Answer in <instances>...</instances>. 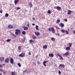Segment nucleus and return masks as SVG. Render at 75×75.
Returning <instances> with one entry per match:
<instances>
[{"label":"nucleus","instance_id":"c03bdc74","mask_svg":"<svg viewBox=\"0 0 75 75\" xmlns=\"http://www.w3.org/2000/svg\"><path fill=\"white\" fill-rule=\"evenodd\" d=\"M20 9H21V8H20L17 7V10H20Z\"/></svg>","mask_w":75,"mask_h":75},{"label":"nucleus","instance_id":"393cba45","mask_svg":"<svg viewBox=\"0 0 75 75\" xmlns=\"http://www.w3.org/2000/svg\"><path fill=\"white\" fill-rule=\"evenodd\" d=\"M35 28H36V29L37 30H38V31H39V29L38 28V25H36L35 27Z\"/></svg>","mask_w":75,"mask_h":75},{"label":"nucleus","instance_id":"ea45409f","mask_svg":"<svg viewBox=\"0 0 75 75\" xmlns=\"http://www.w3.org/2000/svg\"><path fill=\"white\" fill-rule=\"evenodd\" d=\"M65 32H66L67 34H69V33H68V31H67V30H66Z\"/></svg>","mask_w":75,"mask_h":75},{"label":"nucleus","instance_id":"ddd939ff","mask_svg":"<svg viewBox=\"0 0 75 75\" xmlns=\"http://www.w3.org/2000/svg\"><path fill=\"white\" fill-rule=\"evenodd\" d=\"M8 28H13V26L12 25H8Z\"/></svg>","mask_w":75,"mask_h":75},{"label":"nucleus","instance_id":"49530a36","mask_svg":"<svg viewBox=\"0 0 75 75\" xmlns=\"http://www.w3.org/2000/svg\"><path fill=\"white\" fill-rule=\"evenodd\" d=\"M25 38H24L23 39V42H25Z\"/></svg>","mask_w":75,"mask_h":75},{"label":"nucleus","instance_id":"09e8293b","mask_svg":"<svg viewBox=\"0 0 75 75\" xmlns=\"http://www.w3.org/2000/svg\"><path fill=\"white\" fill-rule=\"evenodd\" d=\"M33 64H34V65H35V66H36V64L35 62H34V63L33 62Z\"/></svg>","mask_w":75,"mask_h":75},{"label":"nucleus","instance_id":"423d86ee","mask_svg":"<svg viewBox=\"0 0 75 75\" xmlns=\"http://www.w3.org/2000/svg\"><path fill=\"white\" fill-rule=\"evenodd\" d=\"M9 61V58H6L5 60V62L6 63H8Z\"/></svg>","mask_w":75,"mask_h":75},{"label":"nucleus","instance_id":"603ef678","mask_svg":"<svg viewBox=\"0 0 75 75\" xmlns=\"http://www.w3.org/2000/svg\"><path fill=\"white\" fill-rule=\"evenodd\" d=\"M55 27H56V28H59L57 27V26H55Z\"/></svg>","mask_w":75,"mask_h":75},{"label":"nucleus","instance_id":"2f4dec72","mask_svg":"<svg viewBox=\"0 0 75 75\" xmlns=\"http://www.w3.org/2000/svg\"><path fill=\"white\" fill-rule=\"evenodd\" d=\"M18 66H19V67H21V65L20 63H18Z\"/></svg>","mask_w":75,"mask_h":75},{"label":"nucleus","instance_id":"3c124183","mask_svg":"<svg viewBox=\"0 0 75 75\" xmlns=\"http://www.w3.org/2000/svg\"><path fill=\"white\" fill-rule=\"evenodd\" d=\"M64 21H67V19H65V20H64Z\"/></svg>","mask_w":75,"mask_h":75},{"label":"nucleus","instance_id":"c85d7f7f","mask_svg":"<svg viewBox=\"0 0 75 75\" xmlns=\"http://www.w3.org/2000/svg\"><path fill=\"white\" fill-rule=\"evenodd\" d=\"M29 4L30 5V6H31V7H32L33 5H32V3L31 2H30L29 3Z\"/></svg>","mask_w":75,"mask_h":75},{"label":"nucleus","instance_id":"a18cd8bd","mask_svg":"<svg viewBox=\"0 0 75 75\" xmlns=\"http://www.w3.org/2000/svg\"><path fill=\"white\" fill-rule=\"evenodd\" d=\"M2 12H3V11L2 10H0V13H2Z\"/></svg>","mask_w":75,"mask_h":75},{"label":"nucleus","instance_id":"72a5a7b5","mask_svg":"<svg viewBox=\"0 0 75 75\" xmlns=\"http://www.w3.org/2000/svg\"><path fill=\"white\" fill-rule=\"evenodd\" d=\"M22 34H23L25 35V34H26L25 32V31H23V32H22Z\"/></svg>","mask_w":75,"mask_h":75},{"label":"nucleus","instance_id":"f257e3e1","mask_svg":"<svg viewBox=\"0 0 75 75\" xmlns=\"http://www.w3.org/2000/svg\"><path fill=\"white\" fill-rule=\"evenodd\" d=\"M15 34L16 35H18V34H20L21 33V31L18 29H16L15 30Z\"/></svg>","mask_w":75,"mask_h":75},{"label":"nucleus","instance_id":"e433bc0d","mask_svg":"<svg viewBox=\"0 0 75 75\" xmlns=\"http://www.w3.org/2000/svg\"><path fill=\"white\" fill-rule=\"evenodd\" d=\"M0 71H1L2 72H3V70L2 69L0 68Z\"/></svg>","mask_w":75,"mask_h":75},{"label":"nucleus","instance_id":"f03ea898","mask_svg":"<svg viewBox=\"0 0 75 75\" xmlns=\"http://www.w3.org/2000/svg\"><path fill=\"white\" fill-rule=\"evenodd\" d=\"M25 53H22L19 55V56L21 57H25Z\"/></svg>","mask_w":75,"mask_h":75},{"label":"nucleus","instance_id":"4be33fe9","mask_svg":"<svg viewBox=\"0 0 75 75\" xmlns=\"http://www.w3.org/2000/svg\"><path fill=\"white\" fill-rule=\"evenodd\" d=\"M59 59L60 60H63V58L60 55V56L59 57Z\"/></svg>","mask_w":75,"mask_h":75},{"label":"nucleus","instance_id":"a211bd4d","mask_svg":"<svg viewBox=\"0 0 75 75\" xmlns=\"http://www.w3.org/2000/svg\"><path fill=\"white\" fill-rule=\"evenodd\" d=\"M60 26H61V27H63L64 26V25L63 23H60Z\"/></svg>","mask_w":75,"mask_h":75},{"label":"nucleus","instance_id":"58836bf2","mask_svg":"<svg viewBox=\"0 0 75 75\" xmlns=\"http://www.w3.org/2000/svg\"><path fill=\"white\" fill-rule=\"evenodd\" d=\"M5 16L7 17H8V13H6L5 14Z\"/></svg>","mask_w":75,"mask_h":75},{"label":"nucleus","instance_id":"6ab92c4d","mask_svg":"<svg viewBox=\"0 0 75 75\" xmlns=\"http://www.w3.org/2000/svg\"><path fill=\"white\" fill-rule=\"evenodd\" d=\"M24 30H28V27L25 26L24 27Z\"/></svg>","mask_w":75,"mask_h":75},{"label":"nucleus","instance_id":"f3484780","mask_svg":"<svg viewBox=\"0 0 75 75\" xmlns=\"http://www.w3.org/2000/svg\"><path fill=\"white\" fill-rule=\"evenodd\" d=\"M35 34L36 35H37V36L39 35H40L39 32H35Z\"/></svg>","mask_w":75,"mask_h":75},{"label":"nucleus","instance_id":"20e7f679","mask_svg":"<svg viewBox=\"0 0 75 75\" xmlns=\"http://www.w3.org/2000/svg\"><path fill=\"white\" fill-rule=\"evenodd\" d=\"M18 51L19 52H21V46H19L18 47Z\"/></svg>","mask_w":75,"mask_h":75},{"label":"nucleus","instance_id":"13d9d810","mask_svg":"<svg viewBox=\"0 0 75 75\" xmlns=\"http://www.w3.org/2000/svg\"><path fill=\"white\" fill-rule=\"evenodd\" d=\"M57 35H59V33H57Z\"/></svg>","mask_w":75,"mask_h":75},{"label":"nucleus","instance_id":"c756f323","mask_svg":"<svg viewBox=\"0 0 75 75\" xmlns=\"http://www.w3.org/2000/svg\"><path fill=\"white\" fill-rule=\"evenodd\" d=\"M62 32L63 33H65V31L64 30V29H62Z\"/></svg>","mask_w":75,"mask_h":75},{"label":"nucleus","instance_id":"dca6fc26","mask_svg":"<svg viewBox=\"0 0 75 75\" xmlns=\"http://www.w3.org/2000/svg\"><path fill=\"white\" fill-rule=\"evenodd\" d=\"M54 8H56L57 9V10H60L61 8L59 6H57V7H54Z\"/></svg>","mask_w":75,"mask_h":75},{"label":"nucleus","instance_id":"c9c22d12","mask_svg":"<svg viewBox=\"0 0 75 75\" xmlns=\"http://www.w3.org/2000/svg\"><path fill=\"white\" fill-rule=\"evenodd\" d=\"M11 41V39H8L7 40V42H10V41Z\"/></svg>","mask_w":75,"mask_h":75},{"label":"nucleus","instance_id":"a19ab883","mask_svg":"<svg viewBox=\"0 0 75 75\" xmlns=\"http://www.w3.org/2000/svg\"><path fill=\"white\" fill-rule=\"evenodd\" d=\"M58 73L59 74H61V72L59 70H58Z\"/></svg>","mask_w":75,"mask_h":75},{"label":"nucleus","instance_id":"2eb2a0df","mask_svg":"<svg viewBox=\"0 0 75 75\" xmlns=\"http://www.w3.org/2000/svg\"><path fill=\"white\" fill-rule=\"evenodd\" d=\"M49 56L50 57H53L54 56V55L53 54H49Z\"/></svg>","mask_w":75,"mask_h":75},{"label":"nucleus","instance_id":"0eeeda50","mask_svg":"<svg viewBox=\"0 0 75 75\" xmlns=\"http://www.w3.org/2000/svg\"><path fill=\"white\" fill-rule=\"evenodd\" d=\"M4 57H0V62H2L4 61Z\"/></svg>","mask_w":75,"mask_h":75},{"label":"nucleus","instance_id":"7c9ffc66","mask_svg":"<svg viewBox=\"0 0 75 75\" xmlns=\"http://www.w3.org/2000/svg\"><path fill=\"white\" fill-rule=\"evenodd\" d=\"M51 13V11L50 10H49L47 11V13L48 14H50Z\"/></svg>","mask_w":75,"mask_h":75},{"label":"nucleus","instance_id":"864d4df0","mask_svg":"<svg viewBox=\"0 0 75 75\" xmlns=\"http://www.w3.org/2000/svg\"><path fill=\"white\" fill-rule=\"evenodd\" d=\"M2 67V66L0 64V67Z\"/></svg>","mask_w":75,"mask_h":75},{"label":"nucleus","instance_id":"1a4fd4ad","mask_svg":"<svg viewBox=\"0 0 75 75\" xmlns=\"http://www.w3.org/2000/svg\"><path fill=\"white\" fill-rule=\"evenodd\" d=\"M10 62L12 64H13L14 60H13V59L12 58H11L10 59Z\"/></svg>","mask_w":75,"mask_h":75},{"label":"nucleus","instance_id":"9b49d317","mask_svg":"<svg viewBox=\"0 0 75 75\" xmlns=\"http://www.w3.org/2000/svg\"><path fill=\"white\" fill-rule=\"evenodd\" d=\"M51 30L53 33H55V30L53 28H51Z\"/></svg>","mask_w":75,"mask_h":75},{"label":"nucleus","instance_id":"5fc2aeb1","mask_svg":"<svg viewBox=\"0 0 75 75\" xmlns=\"http://www.w3.org/2000/svg\"><path fill=\"white\" fill-rule=\"evenodd\" d=\"M2 72L4 73V74H5H5L6 73H5V72H4V71H3V72Z\"/></svg>","mask_w":75,"mask_h":75},{"label":"nucleus","instance_id":"bb28decb","mask_svg":"<svg viewBox=\"0 0 75 75\" xmlns=\"http://www.w3.org/2000/svg\"><path fill=\"white\" fill-rule=\"evenodd\" d=\"M56 57H59L60 55L59 54H56Z\"/></svg>","mask_w":75,"mask_h":75},{"label":"nucleus","instance_id":"4c0bfd02","mask_svg":"<svg viewBox=\"0 0 75 75\" xmlns=\"http://www.w3.org/2000/svg\"><path fill=\"white\" fill-rule=\"evenodd\" d=\"M27 71V69H25V70L24 71H23V73H24L25 72H26Z\"/></svg>","mask_w":75,"mask_h":75},{"label":"nucleus","instance_id":"cd10ccee","mask_svg":"<svg viewBox=\"0 0 75 75\" xmlns=\"http://www.w3.org/2000/svg\"><path fill=\"white\" fill-rule=\"evenodd\" d=\"M60 19H58L57 21V23H60Z\"/></svg>","mask_w":75,"mask_h":75},{"label":"nucleus","instance_id":"412c9836","mask_svg":"<svg viewBox=\"0 0 75 75\" xmlns=\"http://www.w3.org/2000/svg\"><path fill=\"white\" fill-rule=\"evenodd\" d=\"M11 35H13V36L14 37H16V35H15L13 33H11Z\"/></svg>","mask_w":75,"mask_h":75},{"label":"nucleus","instance_id":"37998d69","mask_svg":"<svg viewBox=\"0 0 75 75\" xmlns=\"http://www.w3.org/2000/svg\"><path fill=\"white\" fill-rule=\"evenodd\" d=\"M37 63H38V64H40V62H39V61H37Z\"/></svg>","mask_w":75,"mask_h":75},{"label":"nucleus","instance_id":"680f3d73","mask_svg":"<svg viewBox=\"0 0 75 75\" xmlns=\"http://www.w3.org/2000/svg\"><path fill=\"white\" fill-rule=\"evenodd\" d=\"M0 75H2L0 73Z\"/></svg>","mask_w":75,"mask_h":75},{"label":"nucleus","instance_id":"bf43d9fd","mask_svg":"<svg viewBox=\"0 0 75 75\" xmlns=\"http://www.w3.org/2000/svg\"><path fill=\"white\" fill-rule=\"evenodd\" d=\"M5 64H3V66H5Z\"/></svg>","mask_w":75,"mask_h":75},{"label":"nucleus","instance_id":"5701e85b","mask_svg":"<svg viewBox=\"0 0 75 75\" xmlns=\"http://www.w3.org/2000/svg\"><path fill=\"white\" fill-rule=\"evenodd\" d=\"M47 45H45L43 46V49H46L47 48Z\"/></svg>","mask_w":75,"mask_h":75},{"label":"nucleus","instance_id":"9d476101","mask_svg":"<svg viewBox=\"0 0 75 75\" xmlns=\"http://www.w3.org/2000/svg\"><path fill=\"white\" fill-rule=\"evenodd\" d=\"M48 62V61H44L43 62V64L45 67H46V64Z\"/></svg>","mask_w":75,"mask_h":75},{"label":"nucleus","instance_id":"b1692460","mask_svg":"<svg viewBox=\"0 0 75 75\" xmlns=\"http://www.w3.org/2000/svg\"><path fill=\"white\" fill-rule=\"evenodd\" d=\"M32 38L33 40H35L36 38V37L35 36H33L32 37Z\"/></svg>","mask_w":75,"mask_h":75},{"label":"nucleus","instance_id":"79ce46f5","mask_svg":"<svg viewBox=\"0 0 75 75\" xmlns=\"http://www.w3.org/2000/svg\"><path fill=\"white\" fill-rule=\"evenodd\" d=\"M48 30L49 31H51V29L50 28H49L48 29Z\"/></svg>","mask_w":75,"mask_h":75},{"label":"nucleus","instance_id":"f8f14e48","mask_svg":"<svg viewBox=\"0 0 75 75\" xmlns=\"http://www.w3.org/2000/svg\"><path fill=\"white\" fill-rule=\"evenodd\" d=\"M19 1V0H15L14 1V3L15 4H17Z\"/></svg>","mask_w":75,"mask_h":75},{"label":"nucleus","instance_id":"6e6d98bb","mask_svg":"<svg viewBox=\"0 0 75 75\" xmlns=\"http://www.w3.org/2000/svg\"><path fill=\"white\" fill-rule=\"evenodd\" d=\"M32 24L33 26L35 25V24L34 23H33Z\"/></svg>","mask_w":75,"mask_h":75},{"label":"nucleus","instance_id":"6e6552de","mask_svg":"<svg viewBox=\"0 0 75 75\" xmlns=\"http://www.w3.org/2000/svg\"><path fill=\"white\" fill-rule=\"evenodd\" d=\"M69 55V53L68 52H66L65 54H63V55L64 56H68Z\"/></svg>","mask_w":75,"mask_h":75},{"label":"nucleus","instance_id":"8fccbe9b","mask_svg":"<svg viewBox=\"0 0 75 75\" xmlns=\"http://www.w3.org/2000/svg\"><path fill=\"white\" fill-rule=\"evenodd\" d=\"M28 54H29V55H30L31 54V53L30 52H29V53H28Z\"/></svg>","mask_w":75,"mask_h":75},{"label":"nucleus","instance_id":"4468645a","mask_svg":"<svg viewBox=\"0 0 75 75\" xmlns=\"http://www.w3.org/2000/svg\"><path fill=\"white\" fill-rule=\"evenodd\" d=\"M71 50V48L70 47H67L66 48V50Z\"/></svg>","mask_w":75,"mask_h":75},{"label":"nucleus","instance_id":"39448f33","mask_svg":"<svg viewBox=\"0 0 75 75\" xmlns=\"http://www.w3.org/2000/svg\"><path fill=\"white\" fill-rule=\"evenodd\" d=\"M68 13H67L68 15H70L71 13H73V11H71L70 10H68Z\"/></svg>","mask_w":75,"mask_h":75},{"label":"nucleus","instance_id":"f704fd0d","mask_svg":"<svg viewBox=\"0 0 75 75\" xmlns=\"http://www.w3.org/2000/svg\"><path fill=\"white\" fill-rule=\"evenodd\" d=\"M69 47H71V46H72V44L70 43H69Z\"/></svg>","mask_w":75,"mask_h":75},{"label":"nucleus","instance_id":"4d7b16f0","mask_svg":"<svg viewBox=\"0 0 75 75\" xmlns=\"http://www.w3.org/2000/svg\"><path fill=\"white\" fill-rule=\"evenodd\" d=\"M73 33L74 34H75V30L73 31Z\"/></svg>","mask_w":75,"mask_h":75},{"label":"nucleus","instance_id":"7ed1b4c3","mask_svg":"<svg viewBox=\"0 0 75 75\" xmlns=\"http://www.w3.org/2000/svg\"><path fill=\"white\" fill-rule=\"evenodd\" d=\"M65 67V65L63 64H60L59 66V67L60 68H64Z\"/></svg>","mask_w":75,"mask_h":75},{"label":"nucleus","instance_id":"a878e982","mask_svg":"<svg viewBox=\"0 0 75 75\" xmlns=\"http://www.w3.org/2000/svg\"><path fill=\"white\" fill-rule=\"evenodd\" d=\"M35 40H30V43L31 44L32 42H34Z\"/></svg>","mask_w":75,"mask_h":75},{"label":"nucleus","instance_id":"473e14b6","mask_svg":"<svg viewBox=\"0 0 75 75\" xmlns=\"http://www.w3.org/2000/svg\"><path fill=\"white\" fill-rule=\"evenodd\" d=\"M11 74L12 75H15V73L13 72H12Z\"/></svg>","mask_w":75,"mask_h":75},{"label":"nucleus","instance_id":"e2e57ef3","mask_svg":"<svg viewBox=\"0 0 75 75\" xmlns=\"http://www.w3.org/2000/svg\"><path fill=\"white\" fill-rule=\"evenodd\" d=\"M56 66H57V64H56Z\"/></svg>","mask_w":75,"mask_h":75},{"label":"nucleus","instance_id":"de8ad7c7","mask_svg":"<svg viewBox=\"0 0 75 75\" xmlns=\"http://www.w3.org/2000/svg\"><path fill=\"white\" fill-rule=\"evenodd\" d=\"M27 27H29V23H28L27 24Z\"/></svg>","mask_w":75,"mask_h":75},{"label":"nucleus","instance_id":"052dcab7","mask_svg":"<svg viewBox=\"0 0 75 75\" xmlns=\"http://www.w3.org/2000/svg\"><path fill=\"white\" fill-rule=\"evenodd\" d=\"M33 18L34 20L35 19V18Z\"/></svg>","mask_w":75,"mask_h":75},{"label":"nucleus","instance_id":"aec40b11","mask_svg":"<svg viewBox=\"0 0 75 75\" xmlns=\"http://www.w3.org/2000/svg\"><path fill=\"white\" fill-rule=\"evenodd\" d=\"M52 41L54 42L55 41V39L54 38H51Z\"/></svg>","mask_w":75,"mask_h":75}]
</instances>
